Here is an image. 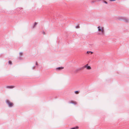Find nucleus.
Segmentation results:
<instances>
[{
	"label": "nucleus",
	"mask_w": 129,
	"mask_h": 129,
	"mask_svg": "<svg viewBox=\"0 0 129 129\" xmlns=\"http://www.w3.org/2000/svg\"><path fill=\"white\" fill-rule=\"evenodd\" d=\"M64 68L63 67H57L56 68V71H58L59 70H60L61 69H63Z\"/></svg>",
	"instance_id": "39448f33"
},
{
	"label": "nucleus",
	"mask_w": 129,
	"mask_h": 129,
	"mask_svg": "<svg viewBox=\"0 0 129 129\" xmlns=\"http://www.w3.org/2000/svg\"><path fill=\"white\" fill-rule=\"evenodd\" d=\"M85 67L87 69V70H90L91 69V67L89 66H88L87 64L85 65L83 67Z\"/></svg>",
	"instance_id": "20e7f679"
},
{
	"label": "nucleus",
	"mask_w": 129,
	"mask_h": 129,
	"mask_svg": "<svg viewBox=\"0 0 129 129\" xmlns=\"http://www.w3.org/2000/svg\"><path fill=\"white\" fill-rule=\"evenodd\" d=\"M103 2L106 4H108V3L105 1H104Z\"/></svg>",
	"instance_id": "f3484780"
},
{
	"label": "nucleus",
	"mask_w": 129,
	"mask_h": 129,
	"mask_svg": "<svg viewBox=\"0 0 129 129\" xmlns=\"http://www.w3.org/2000/svg\"><path fill=\"white\" fill-rule=\"evenodd\" d=\"M8 63L9 64H10V65H12V63L11 61L9 60L8 61Z\"/></svg>",
	"instance_id": "f8f14e48"
},
{
	"label": "nucleus",
	"mask_w": 129,
	"mask_h": 129,
	"mask_svg": "<svg viewBox=\"0 0 129 129\" xmlns=\"http://www.w3.org/2000/svg\"><path fill=\"white\" fill-rule=\"evenodd\" d=\"M118 19L120 20H123L124 22L126 23H128L129 22V19H128L125 18L123 17H119Z\"/></svg>",
	"instance_id": "f03ea898"
},
{
	"label": "nucleus",
	"mask_w": 129,
	"mask_h": 129,
	"mask_svg": "<svg viewBox=\"0 0 129 129\" xmlns=\"http://www.w3.org/2000/svg\"><path fill=\"white\" fill-rule=\"evenodd\" d=\"M14 87V86H6V88H7L12 89Z\"/></svg>",
	"instance_id": "0eeeda50"
},
{
	"label": "nucleus",
	"mask_w": 129,
	"mask_h": 129,
	"mask_svg": "<svg viewBox=\"0 0 129 129\" xmlns=\"http://www.w3.org/2000/svg\"><path fill=\"white\" fill-rule=\"evenodd\" d=\"M94 1H93V2H92V3H94Z\"/></svg>",
	"instance_id": "4be33fe9"
},
{
	"label": "nucleus",
	"mask_w": 129,
	"mask_h": 129,
	"mask_svg": "<svg viewBox=\"0 0 129 129\" xmlns=\"http://www.w3.org/2000/svg\"><path fill=\"white\" fill-rule=\"evenodd\" d=\"M70 103H72V104H74L75 105L77 104V103H76V102H74V101H71V102Z\"/></svg>",
	"instance_id": "1a4fd4ad"
},
{
	"label": "nucleus",
	"mask_w": 129,
	"mask_h": 129,
	"mask_svg": "<svg viewBox=\"0 0 129 129\" xmlns=\"http://www.w3.org/2000/svg\"><path fill=\"white\" fill-rule=\"evenodd\" d=\"M35 68H36V67L34 66L32 67V69L34 70V69H35Z\"/></svg>",
	"instance_id": "dca6fc26"
},
{
	"label": "nucleus",
	"mask_w": 129,
	"mask_h": 129,
	"mask_svg": "<svg viewBox=\"0 0 129 129\" xmlns=\"http://www.w3.org/2000/svg\"><path fill=\"white\" fill-rule=\"evenodd\" d=\"M98 31L99 32L98 34L100 35H104L105 33L104 28L103 27H100L99 26L98 27Z\"/></svg>",
	"instance_id": "f257e3e1"
},
{
	"label": "nucleus",
	"mask_w": 129,
	"mask_h": 129,
	"mask_svg": "<svg viewBox=\"0 0 129 129\" xmlns=\"http://www.w3.org/2000/svg\"><path fill=\"white\" fill-rule=\"evenodd\" d=\"M83 68V67H82L81 68H79L77 69L75 71V72H77L80 71L82 70Z\"/></svg>",
	"instance_id": "423d86ee"
},
{
	"label": "nucleus",
	"mask_w": 129,
	"mask_h": 129,
	"mask_svg": "<svg viewBox=\"0 0 129 129\" xmlns=\"http://www.w3.org/2000/svg\"><path fill=\"white\" fill-rule=\"evenodd\" d=\"M87 53L89 54V53H90L91 54H92L93 52H92L91 51H88L87 52Z\"/></svg>",
	"instance_id": "9d476101"
},
{
	"label": "nucleus",
	"mask_w": 129,
	"mask_h": 129,
	"mask_svg": "<svg viewBox=\"0 0 129 129\" xmlns=\"http://www.w3.org/2000/svg\"><path fill=\"white\" fill-rule=\"evenodd\" d=\"M42 33H43V34H45V32H44V31H43V32H42Z\"/></svg>",
	"instance_id": "6ab92c4d"
},
{
	"label": "nucleus",
	"mask_w": 129,
	"mask_h": 129,
	"mask_svg": "<svg viewBox=\"0 0 129 129\" xmlns=\"http://www.w3.org/2000/svg\"><path fill=\"white\" fill-rule=\"evenodd\" d=\"M6 102L7 104L8 105L9 107H12L13 106V104L12 103L10 102L8 100H7L6 101Z\"/></svg>",
	"instance_id": "7ed1b4c3"
},
{
	"label": "nucleus",
	"mask_w": 129,
	"mask_h": 129,
	"mask_svg": "<svg viewBox=\"0 0 129 129\" xmlns=\"http://www.w3.org/2000/svg\"><path fill=\"white\" fill-rule=\"evenodd\" d=\"M37 23L36 22H35L34 24V26H33V28H34L35 27L36 25H37Z\"/></svg>",
	"instance_id": "9b49d317"
},
{
	"label": "nucleus",
	"mask_w": 129,
	"mask_h": 129,
	"mask_svg": "<svg viewBox=\"0 0 129 129\" xmlns=\"http://www.w3.org/2000/svg\"><path fill=\"white\" fill-rule=\"evenodd\" d=\"M36 65H37L38 64V63L37 62H36Z\"/></svg>",
	"instance_id": "a211bd4d"
},
{
	"label": "nucleus",
	"mask_w": 129,
	"mask_h": 129,
	"mask_svg": "<svg viewBox=\"0 0 129 129\" xmlns=\"http://www.w3.org/2000/svg\"><path fill=\"white\" fill-rule=\"evenodd\" d=\"M79 93V92L78 91H75V93L76 94H78Z\"/></svg>",
	"instance_id": "ddd939ff"
},
{
	"label": "nucleus",
	"mask_w": 129,
	"mask_h": 129,
	"mask_svg": "<svg viewBox=\"0 0 129 129\" xmlns=\"http://www.w3.org/2000/svg\"><path fill=\"white\" fill-rule=\"evenodd\" d=\"M101 0H98V1H101Z\"/></svg>",
	"instance_id": "412c9836"
},
{
	"label": "nucleus",
	"mask_w": 129,
	"mask_h": 129,
	"mask_svg": "<svg viewBox=\"0 0 129 129\" xmlns=\"http://www.w3.org/2000/svg\"><path fill=\"white\" fill-rule=\"evenodd\" d=\"M21 56H20L19 58V59H21L20 58H21Z\"/></svg>",
	"instance_id": "aec40b11"
},
{
	"label": "nucleus",
	"mask_w": 129,
	"mask_h": 129,
	"mask_svg": "<svg viewBox=\"0 0 129 129\" xmlns=\"http://www.w3.org/2000/svg\"><path fill=\"white\" fill-rule=\"evenodd\" d=\"M79 25H77L75 27V28H79Z\"/></svg>",
	"instance_id": "4468645a"
},
{
	"label": "nucleus",
	"mask_w": 129,
	"mask_h": 129,
	"mask_svg": "<svg viewBox=\"0 0 129 129\" xmlns=\"http://www.w3.org/2000/svg\"><path fill=\"white\" fill-rule=\"evenodd\" d=\"M22 54H23V53L22 52H20V53H19V55H20L21 56L22 55Z\"/></svg>",
	"instance_id": "2eb2a0df"
},
{
	"label": "nucleus",
	"mask_w": 129,
	"mask_h": 129,
	"mask_svg": "<svg viewBox=\"0 0 129 129\" xmlns=\"http://www.w3.org/2000/svg\"><path fill=\"white\" fill-rule=\"evenodd\" d=\"M79 128V127L78 126H77L76 127H72L70 129H78Z\"/></svg>",
	"instance_id": "6e6552de"
}]
</instances>
